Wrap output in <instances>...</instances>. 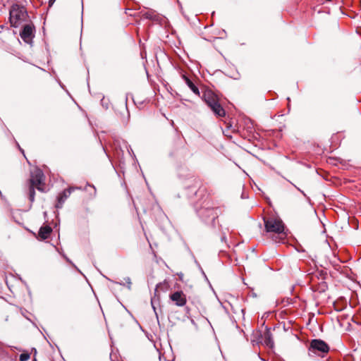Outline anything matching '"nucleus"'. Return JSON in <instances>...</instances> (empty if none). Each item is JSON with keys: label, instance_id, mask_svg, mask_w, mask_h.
<instances>
[{"label": "nucleus", "instance_id": "obj_9", "mask_svg": "<svg viewBox=\"0 0 361 361\" xmlns=\"http://www.w3.org/2000/svg\"><path fill=\"white\" fill-rule=\"evenodd\" d=\"M52 232V228L48 225L42 226L39 231L38 235L42 240L47 239Z\"/></svg>", "mask_w": 361, "mask_h": 361}, {"label": "nucleus", "instance_id": "obj_8", "mask_svg": "<svg viewBox=\"0 0 361 361\" xmlns=\"http://www.w3.org/2000/svg\"><path fill=\"white\" fill-rule=\"evenodd\" d=\"M76 189H79V188L70 187L66 190H64L62 192L59 194L57 197V203L56 204V208H61L64 202L66 199L70 196L71 192Z\"/></svg>", "mask_w": 361, "mask_h": 361}, {"label": "nucleus", "instance_id": "obj_13", "mask_svg": "<svg viewBox=\"0 0 361 361\" xmlns=\"http://www.w3.org/2000/svg\"><path fill=\"white\" fill-rule=\"evenodd\" d=\"M30 354L28 353H22L20 355L19 360L20 361H27L30 359Z\"/></svg>", "mask_w": 361, "mask_h": 361}, {"label": "nucleus", "instance_id": "obj_2", "mask_svg": "<svg viewBox=\"0 0 361 361\" xmlns=\"http://www.w3.org/2000/svg\"><path fill=\"white\" fill-rule=\"evenodd\" d=\"M202 99L216 116L219 117L225 116L226 111L220 104L217 95L212 90L209 89L204 90Z\"/></svg>", "mask_w": 361, "mask_h": 361}, {"label": "nucleus", "instance_id": "obj_4", "mask_svg": "<svg viewBox=\"0 0 361 361\" xmlns=\"http://www.w3.org/2000/svg\"><path fill=\"white\" fill-rule=\"evenodd\" d=\"M329 351V345L322 339H312L308 347L310 355H316L321 358L326 357Z\"/></svg>", "mask_w": 361, "mask_h": 361}, {"label": "nucleus", "instance_id": "obj_7", "mask_svg": "<svg viewBox=\"0 0 361 361\" xmlns=\"http://www.w3.org/2000/svg\"><path fill=\"white\" fill-rule=\"evenodd\" d=\"M170 300L174 302V304L178 307L184 306L187 302L185 294L180 290L176 291L169 295Z\"/></svg>", "mask_w": 361, "mask_h": 361}, {"label": "nucleus", "instance_id": "obj_3", "mask_svg": "<svg viewBox=\"0 0 361 361\" xmlns=\"http://www.w3.org/2000/svg\"><path fill=\"white\" fill-rule=\"evenodd\" d=\"M28 18L25 8L18 4H13L9 11V21L13 27H18Z\"/></svg>", "mask_w": 361, "mask_h": 361}, {"label": "nucleus", "instance_id": "obj_6", "mask_svg": "<svg viewBox=\"0 0 361 361\" xmlns=\"http://www.w3.org/2000/svg\"><path fill=\"white\" fill-rule=\"evenodd\" d=\"M35 28L33 24H26L23 26L20 33V37L27 44L31 43L35 37Z\"/></svg>", "mask_w": 361, "mask_h": 361}, {"label": "nucleus", "instance_id": "obj_10", "mask_svg": "<svg viewBox=\"0 0 361 361\" xmlns=\"http://www.w3.org/2000/svg\"><path fill=\"white\" fill-rule=\"evenodd\" d=\"M182 78L184 80L191 91L198 97H200V92L198 87L190 80V78L185 75H183Z\"/></svg>", "mask_w": 361, "mask_h": 361}, {"label": "nucleus", "instance_id": "obj_11", "mask_svg": "<svg viewBox=\"0 0 361 361\" xmlns=\"http://www.w3.org/2000/svg\"><path fill=\"white\" fill-rule=\"evenodd\" d=\"M264 343L267 346L271 348L273 347L274 345V341L271 335L269 332H267L264 334Z\"/></svg>", "mask_w": 361, "mask_h": 361}, {"label": "nucleus", "instance_id": "obj_5", "mask_svg": "<svg viewBox=\"0 0 361 361\" xmlns=\"http://www.w3.org/2000/svg\"><path fill=\"white\" fill-rule=\"evenodd\" d=\"M44 176L42 171L36 170L32 173L30 177V186L37 188L39 191H44Z\"/></svg>", "mask_w": 361, "mask_h": 361}, {"label": "nucleus", "instance_id": "obj_1", "mask_svg": "<svg viewBox=\"0 0 361 361\" xmlns=\"http://www.w3.org/2000/svg\"><path fill=\"white\" fill-rule=\"evenodd\" d=\"M265 230L267 233L273 234V239L276 243H285L287 233L282 220L276 216L264 217Z\"/></svg>", "mask_w": 361, "mask_h": 361}, {"label": "nucleus", "instance_id": "obj_12", "mask_svg": "<svg viewBox=\"0 0 361 361\" xmlns=\"http://www.w3.org/2000/svg\"><path fill=\"white\" fill-rule=\"evenodd\" d=\"M35 188L34 187L30 186V192H29V199L31 202H33L35 200Z\"/></svg>", "mask_w": 361, "mask_h": 361}, {"label": "nucleus", "instance_id": "obj_14", "mask_svg": "<svg viewBox=\"0 0 361 361\" xmlns=\"http://www.w3.org/2000/svg\"><path fill=\"white\" fill-rule=\"evenodd\" d=\"M55 1H56V0H49V6H51L54 4Z\"/></svg>", "mask_w": 361, "mask_h": 361}]
</instances>
